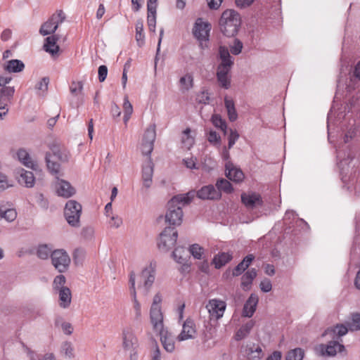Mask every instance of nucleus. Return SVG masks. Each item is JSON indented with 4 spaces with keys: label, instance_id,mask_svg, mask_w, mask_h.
<instances>
[{
    "label": "nucleus",
    "instance_id": "obj_56",
    "mask_svg": "<svg viewBox=\"0 0 360 360\" xmlns=\"http://www.w3.org/2000/svg\"><path fill=\"white\" fill-rule=\"evenodd\" d=\"M13 184L9 182L7 176L0 173V191L12 186Z\"/></svg>",
    "mask_w": 360,
    "mask_h": 360
},
{
    "label": "nucleus",
    "instance_id": "obj_54",
    "mask_svg": "<svg viewBox=\"0 0 360 360\" xmlns=\"http://www.w3.org/2000/svg\"><path fill=\"white\" fill-rule=\"evenodd\" d=\"M49 79L48 77L42 78L36 85V89L44 94L48 89Z\"/></svg>",
    "mask_w": 360,
    "mask_h": 360
},
{
    "label": "nucleus",
    "instance_id": "obj_48",
    "mask_svg": "<svg viewBox=\"0 0 360 360\" xmlns=\"http://www.w3.org/2000/svg\"><path fill=\"white\" fill-rule=\"evenodd\" d=\"M149 357L150 360H162L161 352L156 342H153L151 345Z\"/></svg>",
    "mask_w": 360,
    "mask_h": 360
},
{
    "label": "nucleus",
    "instance_id": "obj_52",
    "mask_svg": "<svg viewBox=\"0 0 360 360\" xmlns=\"http://www.w3.org/2000/svg\"><path fill=\"white\" fill-rule=\"evenodd\" d=\"M70 91L73 95L81 94L83 91V84L82 82H72L71 83Z\"/></svg>",
    "mask_w": 360,
    "mask_h": 360
},
{
    "label": "nucleus",
    "instance_id": "obj_57",
    "mask_svg": "<svg viewBox=\"0 0 360 360\" xmlns=\"http://www.w3.org/2000/svg\"><path fill=\"white\" fill-rule=\"evenodd\" d=\"M239 138V134L236 130L230 129L229 136V148H231Z\"/></svg>",
    "mask_w": 360,
    "mask_h": 360
},
{
    "label": "nucleus",
    "instance_id": "obj_50",
    "mask_svg": "<svg viewBox=\"0 0 360 360\" xmlns=\"http://www.w3.org/2000/svg\"><path fill=\"white\" fill-rule=\"evenodd\" d=\"M164 349L167 352H172L176 347V341L174 339H160Z\"/></svg>",
    "mask_w": 360,
    "mask_h": 360
},
{
    "label": "nucleus",
    "instance_id": "obj_30",
    "mask_svg": "<svg viewBox=\"0 0 360 360\" xmlns=\"http://www.w3.org/2000/svg\"><path fill=\"white\" fill-rule=\"evenodd\" d=\"M58 39V37L52 35L50 37H48L45 39V43L44 44V50L49 53L52 56H55L58 55V53L59 51V46L56 44V42Z\"/></svg>",
    "mask_w": 360,
    "mask_h": 360
},
{
    "label": "nucleus",
    "instance_id": "obj_2",
    "mask_svg": "<svg viewBox=\"0 0 360 360\" xmlns=\"http://www.w3.org/2000/svg\"><path fill=\"white\" fill-rule=\"evenodd\" d=\"M162 295L160 292L155 294L150 307V322L153 330L159 338H167L169 332L164 325V314L162 308Z\"/></svg>",
    "mask_w": 360,
    "mask_h": 360
},
{
    "label": "nucleus",
    "instance_id": "obj_49",
    "mask_svg": "<svg viewBox=\"0 0 360 360\" xmlns=\"http://www.w3.org/2000/svg\"><path fill=\"white\" fill-rule=\"evenodd\" d=\"M62 352L68 358H73L75 356V349L72 345L69 342H65L62 346Z\"/></svg>",
    "mask_w": 360,
    "mask_h": 360
},
{
    "label": "nucleus",
    "instance_id": "obj_42",
    "mask_svg": "<svg viewBox=\"0 0 360 360\" xmlns=\"http://www.w3.org/2000/svg\"><path fill=\"white\" fill-rule=\"evenodd\" d=\"M212 122L217 128H219L224 134L226 133L227 125L224 120L219 115L214 114L212 116Z\"/></svg>",
    "mask_w": 360,
    "mask_h": 360
},
{
    "label": "nucleus",
    "instance_id": "obj_51",
    "mask_svg": "<svg viewBox=\"0 0 360 360\" xmlns=\"http://www.w3.org/2000/svg\"><path fill=\"white\" fill-rule=\"evenodd\" d=\"M189 252L194 258L200 259L203 254V249L198 244H193L189 248Z\"/></svg>",
    "mask_w": 360,
    "mask_h": 360
},
{
    "label": "nucleus",
    "instance_id": "obj_34",
    "mask_svg": "<svg viewBox=\"0 0 360 360\" xmlns=\"http://www.w3.org/2000/svg\"><path fill=\"white\" fill-rule=\"evenodd\" d=\"M24 68L25 65L21 60L13 59L7 62L4 69L8 72H20L23 70Z\"/></svg>",
    "mask_w": 360,
    "mask_h": 360
},
{
    "label": "nucleus",
    "instance_id": "obj_59",
    "mask_svg": "<svg viewBox=\"0 0 360 360\" xmlns=\"http://www.w3.org/2000/svg\"><path fill=\"white\" fill-rule=\"evenodd\" d=\"M207 140L211 143L218 144L220 141V136L216 131H210L207 136Z\"/></svg>",
    "mask_w": 360,
    "mask_h": 360
},
{
    "label": "nucleus",
    "instance_id": "obj_27",
    "mask_svg": "<svg viewBox=\"0 0 360 360\" xmlns=\"http://www.w3.org/2000/svg\"><path fill=\"white\" fill-rule=\"evenodd\" d=\"M15 92L13 86H3L0 89V110L5 109L12 99Z\"/></svg>",
    "mask_w": 360,
    "mask_h": 360
},
{
    "label": "nucleus",
    "instance_id": "obj_12",
    "mask_svg": "<svg viewBox=\"0 0 360 360\" xmlns=\"http://www.w3.org/2000/svg\"><path fill=\"white\" fill-rule=\"evenodd\" d=\"M205 307L209 313L210 321H217L224 316L226 304L223 300L212 299L208 301Z\"/></svg>",
    "mask_w": 360,
    "mask_h": 360
},
{
    "label": "nucleus",
    "instance_id": "obj_14",
    "mask_svg": "<svg viewBox=\"0 0 360 360\" xmlns=\"http://www.w3.org/2000/svg\"><path fill=\"white\" fill-rule=\"evenodd\" d=\"M155 125H150L143 134L141 150L144 155H149L153 150V143L155 139Z\"/></svg>",
    "mask_w": 360,
    "mask_h": 360
},
{
    "label": "nucleus",
    "instance_id": "obj_26",
    "mask_svg": "<svg viewBox=\"0 0 360 360\" xmlns=\"http://www.w3.org/2000/svg\"><path fill=\"white\" fill-rule=\"evenodd\" d=\"M58 295V305L62 309H68L72 302V293L69 288L55 292Z\"/></svg>",
    "mask_w": 360,
    "mask_h": 360
},
{
    "label": "nucleus",
    "instance_id": "obj_18",
    "mask_svg": "<svg viewBox=\"0 0 360 360\" xmlns=\"http://www.w3.org/2000/svg\"><path fill=\"white\" fill-rule=\"evenodd\" d=\"M14 158H17L24 166L34 171L39 169L38 163L31 158L29 153L24 148L18 149L15 152Z\"/></svg>",
    "mask_w": 360,
    "mask_h": 360
},
{
    "label": "nucleus",
    "instance_id": "obj_29",
    "mask_svg": "<svg viewBox=\"0 0 360 360\" xmlns=\"http://www.w3.org/2000/svg\"><path fill=\"white\" fill-rule=\"evenodd\" d=\"M19 176L18 177V182L26 187L31 188L34 184V176L32 172L26 171L20 169L18 171Z\"/></svg>",
    "mask_w": 360,
    "mask_h": 360
},
{
    "label": "nucleus",
    "instance_id": "obj_43",
    "mask_svg": "<svg viewBox=\"0 0 360 360\" xmlns=\"http://www.w3.org/2000/svg\"><path fill=\"white\" fill-rule=\"evenodd\" d=\"M66 282L65 277L63 275L56 276L53 281V290L54 292H57L63 288H66L65 286Z\"/></svg>",
    "mask_w": 360,
    "mask_h": 360
},
{
    "label": "nucleus",
    "instance_id": "obj_62",
    "mask_svg": "<svg viewBox=\"0 0 360 360\" xmlns=\"http://www.w3.org/2000/svg\"><path fill=\"white\" fill-rule=\"evenodd\" d=\"M247 269V265L240 262L233 270V276H238L240 275Z\"/></svg>",
    "mask_w": 360,
    "mask_h": 360
},
{
    "label": "nucleus",
    "instance_id": "obj_22",
    "mask_svg": "<svg viewBox=\"0 0 360 360\" xmlns=\"http://www.w3.org/2000/svg\"><path fill=\"white\" fill-rule=\"evenodd\" d=\"M139 342L137 339H124L122 348L127 355L129 356V360H137V349Z\"/></svg>",
    "mask_w": 360,
    "mask_h": 360
},
{
    "label": "nucleus",
    "instance_id": "obj_31",
    "mask_svg": "<svg viewBox=\"0 0 360 360\" xmlns=\"http://www.w3.org/2000/svg\"><path fill=\"white\" fill-rule=\"evenodd\" d=\"M195 324L193 321L187 319L184 325L179 338H193L195 335Z\"/></svg>",
    "mask_w": 360,
    "mask_h": 360
},
{
    "label": "nucleus",
    "instance_id": "obj_25",
    "mask_svg": "<svg viewBox=\"0 0 360 360\" xmlns=\"http://www.w3.org/2000/svg\"><path fill=\"white\" fill-rule=\"evenodd\" d=\"M17 217V212L11 207L8 202L0 201V219H5L6 221L12 222Z\"/></svg>",
    "mask_w": 360,
    "mask_h": 360
},
{
    "label": "nucleus",
    "instance_id": "obj_55",
    "mask_svg": "<svg viewBox=\"0 0 360 360\" xmlns=\"http://www.w3.org/2000/svg\"><path fill=\"white\" fill-rule=\"evenodd\" d=\"M82 237L87 240H91L94 235V230L91 227H85L82 231Z\"/></svg>",
    "mask_w": 360,
    "mask_h": 360
},
{
    "label": "nucleus",
    "instance_id": "obj_41",
    "mask_svg": "<svg viewBox=\"0 0 360 360\" xmlns=\"http://www.w3.org/2000/svg\"><path fill=\"white\" fill-rule=\"evenodd\" d=\"M143 24L141 20H138L136 23V40L139 46L144 43Z\"/></svg>",
    "mask_w": 360,
    "mask_h": 360
},
{
    "label": "nucleus",
    "instance_id": "obj_40",
    "mask_svg": "<svg viewBox=\"0 0 360 360\" xmlns=\"http://www.w3.org/2000/svg\"><path fill=\"white\" fill-rule=\"evenodd\" d=\"M216 186L217 190L220 193L221 191H224L226 193H230L233 191V187L231 183L225 179H219L216 183Z\"/></svg>",
    "mask_w": 360,
    "mask_h": 360
},
{
    "label": "nucleus",
    "instance_id": "obj_19",
    "mask_svg": "<svg viewBox=\"0 0 360 360\" xmlns=\"http://www.w3.org/2000/svg\"><path fill=\"white\" fill-rule=\"evenodd\" d=\"M241 201L248 209H254L262 205L261 195L253 192L242 193Z\"/></svg>",
    "mask_w": 360,
    "mask_h": 360
},
{
    "label": "nucleus",
    "instance_id": "obj_20",
    "mask_svg": "<svg viewBox=\"0 0 360 360\" xmlns=\"http://www.w3.org/2000/svg\"><path fill=\"white\" fill-rule=\"evenodd\" d=\"M153 164L150 157H148L143 166L142 181L143 186L149 188L153 184Z\"/></svg>",
    "mask_w": 360,
    "mask_h": 360
},
{
    "label": "nucleus",
    "instance_id": "obj_63",
    "mask_svg": "<svg viewBox=\"0 0 360 360\" xmlns=\"http://www.w3.org/2000/svg\"><path fill=\"white\" fill-rule=\"evenodd\" d=\"M62 330L65 335H70L72 333L73 328L70 323H64L62 324Z\"/></svg>",
    "mask_w": 360,
    "mask_h": 360
},
{
    "label": "nucleus",
    "instance_id": "obj_3",
    "mask_svg": "<svg viewBox=\"0 0 360 360\" xmlns=\"http://www.w3.org/2000/svg\"><path fill=\"white\" fill-rule=\"evenodd\" d=\"M219 56L221 61L217 67V81L221 87L227 89L230 87L231 81L229 73L233 65V60L228 49L225 46L219 47Z\"/></svg>",
    "mask_w": 360,
    "mask_h": 360
},
{
    "label": "nucleus",
    "instance_id": "obj_28",
    "mask_svg": "<svg viewBox=\"0 0 360 360\" xmlns=\"http://www.w3.org/2000/svg\"><path fill=\"white\" fill-rule=\"evenodd\" d=\"M259 298L257 295L251 294L244 304L243 314L247 317H251L255 311Z\"/></svg>",
    "mask_w": 360,
    "mask_h": 360
},
{
    "label": "nucleus",
    "instance_id": "obj_35",
    "mask_svg": "<svg viewBox=\"0 0 360 360\" xmlns=\"http://www.w3.org/2000/svg\"><path fill=\"white\" fill-rule=\"evenodd\" d=\"M232 259V255L229 253L221 252L214 256L213 263L215 268L220 269Z\"/></svg>",
    "mask_w": 360,
    "mask_h": 360
},
{
    "label": "nucleus",
    "instance_id": "obj_45",
    "mask_svg": "<svg viewBox=\"0 0 360 360\" xmlns=\"http://www.w3.org/2000/svg\"><path fill=\"white\" fill-rule=\"evenodd\" d=\"M304 354V350L295 348L288 352L285 360H302Z\"/></svg>",
    "mask_w": 360,
    "mask_h": 360
},
{
    "label": "nucleus",
    "instance_id": "obj_47",
    "mask_svg": "<svg viewBox=\"0 0 360 360\" xmlns=\"http://www.w3.org/2000/svg\"><path fill=\"white\" fill-rule=\"evenodd\" d=\"M148 8V16L147 23L148 26H152L156 25V8L154 6H147Z\"/></svg>",
    "mask_w": 360,
    "mask_h": 360
},
{
    "label": "nucleus",
    "instance_id": "obj_5",
    "mask_svg": "<svg viewBox=\"0 0 360 360\" xmlns=\"http://www.w3.org/2000/svg\"><path fill=\"white\" fill-rule=\"evenodd\" d=\"M360 329V314H354L352 316V320L347 323V326L340 324L335 327L327 328L322 336H329L330 338L342 337L350 330H358Z\"/></svg>",
    "mask_w": 360,
    "mask_h": 360
},
{
    "label": "nucleus",
    "instance_id": "obj_7",
    "mask_svg": "<svg viewBox=\"0 0 360 360\" xmlns=\"http://www.w3.org/2000/svg\"><path fill=\"white\" fill-rule=\"evenodd\" d=\"M156 262H151L141 271L139 276V288L144 295L149 292L155 278Z\"/></svg>",
    "mask_w": 360,
    "mask_h": 360
},
{
    "label": "nucleus",
    "instance_id": "obj_24",
    "mask_svg": "<svg viewBox=\"0 0 360 360\" xmlns=\"http://www.w3.org/2000/svg\"><path fill=\"white\" fill-rule=\"evenodd\" d=\"M211 30V25L209 22H203L198 19L195 25L193 34L200 40H207Z\"/></svg>",
    "mask_w": 360,
    "mask_h": 360
},
{
    "label": "nucleus",
    "instance_id": "obj_1",
    "mask_svg": "<svg viewBox=\"0 0 360 360\" xmlns=\"http://www.w3.org/2000/svg\"><path fill=\"white\" fill-rule=\"evenodd\" d=\"M195 196L194 191L173 197L167 204L165 221L172 226H179L183 221L182 207L191 202Z\"/></svg>",
    "mask_w": 360,
    "mask_h": 360
},
{
    "label": "nucleus",
    "instance_id": "obj_21",
    "mask_svg": "<svg viewBox=\"0 0 360 360\" xmlns=\"http://www.w3.org/2000/svg\"><path fill=\"white\" fill-rule=\"evenodd\" d=\"M226 176L232 181L239 183L244 179V174L240 168L236 167L231 162L227 161L225 165Z\"/></svg>",
    "mask_w": 360,
    "mask_h": 360
},
{
    "label": "nucleus",
    "instance_id": "obj_15",
    "mask_svg": "<svg viewBox=\"0 0 360 360\" xmlns=\"http://www.w3.org/2000/svg\"><path fill=\"white\" fill-rule=\"evenodd\" d=\"M316 352L321 356H334L337 353L345 350V346L338 341H330L327 345H320L315 349Z\"/></svg>",
    "mask_w": 360,
    "mask_h": 360
},
{
    "label": "nucleus",
    "instance_id": "obj_10",
    "mask_svg": "<svg viewBox=\"0 0 360 360\" xmlns=\"http://www.w3.org/2000/svg\"><path fill=\"white\" fill-rule=\"evenodd\" d=\"M264 346L259 339L248 341L241 347V352L250 360L260 359L264 356Z\"/></svg>",
    "mask_w": 360,
    "mask_h": 360
},
{
    "label": "nucleus",
    "instance_id": "obj_44",
    "mask_svg": "<svg viewBox=\"0 0 360 360\" xmlns=\"http://www.w3.org/2000/svg\"><path fill=\"white\" fill-rule=\"evenodd\" d=\"M123 109L124 112V122L127 123L133 112V107L129 101L128 96H125L124 98Z\"/></svg>",
    "mask_w": 360,
    "mask_h": 360
},
{
    "label": "nucleus",
    "instance_id": "obj_37",
    "mask_svg": "<svg viewBox=\"0 0 360 360\" xmlns=\"http://www.w3.org/2000/svg\"><path fill=\"white\" fill-rule=\"evenodd\" d=\"M172 255L174 259L179 264H184L188 256V252L181 247L176 248Z\"/></svg>",
    "mask_w": 360,
    "mask_h": 360
},
{
    "label": "nucleus",
    "instance_id": "obj_61",
    "mask_svg": "<svg viewBox=\"0 0 360 360\" xmlns=\"http://www.w3.org/2000/svg\"><path fill=\"white\" fill-rule=\"evenodd\" d=\"M260 288L264 292H268L271 290L272 285L269 279H264L260 283Z\"/></svg>",
    "mask_w": 360,
    "mask_h": 360
},
{
    "label": "nucleus",
    "instance_id": "obj_33",
    "mask_svg": "<svg viewBox=\"0 0 360 360\" xmlns=\"http://www.w3.org/2000/svg\"><path fill=\"white\" fill-rule=\"evenodd\" d=\"M181 142L183 147L190 149L195 142V138L191 134V130L190 128H186L182 131L181 136Z\"/></svg>",
    "mask_w": 360,
    "mask_h": 360
},
{
    "label": "nucleus",
    "instance_id": "obj_64",
    "mask_svg": "<svg viewBox=\"0 0 360 360\" xmlns=\"http://www.w3.org/2000/svg\"><path fill=\"white\" fill-rule=\"evenodd\" d=\"M352 79L360 80V61L356 65L352 74Z\"/></svg>",
    "mask_w": 360,
    "mask_h": 360
},
{
    "label": "nucleus",
    "instance_id": "obj_9",
    "mask_svg": "<svg viewBox=\"0 0 360 360\" xmlns=\"http://www.w3.org/2000/svg\"><path fill=\"white\" fill-rule=\"evenodd\" d=\"M178 237L177 231L171 227L165 228L160 234L158 246L160 251L168 252L176 243Z\"/></svg>",
    "mask_w": 360,
    "mask_h": 360
},
{
    "label": "nucleus",
    "instance_id": "obj_38",
    "mask_svg": "<svg viewBox=\"0 0 360 360\" xmlns=\"http://www.w3.org/2000/svg\"><path fill=\"white\" fill-rule=\"evenodd\" d=\"M179 83L182 91H188L193 87V76L190 74H186L180 78Z\"/></svg>",
    "mask_w": 360,
    "mask_h": 360
},
{
    "label": "nucleus",
    "instance_id": "obj_11",
    "mask_svg": "<svg viewBox=\"0 0 360 360\" xmlns=\"http://www.w3.org/2000/svg\"><path fill=\"white\" fill-rule=\"evenodd\" d=\"M65 18L64 13L62 11H57L47 21L41 25L39 33L43 36L54 33L58 25L64 21Z\"/></svg>",
    "mask_w": 360,
    "mask_h": 360
},
{
    "label": "nucleus",
    "instance_id": "obj_16",
    "mask_svg": "<svg viewBox=\"0 0 360 360\" xmlns=\"http://www.w3.org/2000/svg\"><path fill=\"white\" fill-rule=\"evenodd\" d=\"M54 189L58 196L65 198H69L76 193L75 188L70 182L61 179L58 176L56 177V181H54Z\"/></svg>",
    "mask_w": 360,
    "mask_h": 360
},
{
    "label": "nucleus",
    "instance_id": "obj_13",
    "mask_svg": "<svg viewBox=\"0 0 360 360\" xmlns=\"http://www.w3.org/2000/svg\"><path fill=\"white\" fill-rule=\"evenodd\" d=\"M51 258L53 266L60 273L65 272L70 264L69 255L62 249L53 251Z\"/></svg>",
    "mask_w": 360,
    "mask_h": 360
},
{
    "label": "nucleus",
    "instance_id": "obj_58",
    "mask_svg": "<svg viewBox=\"0 0 360 360\" xmlns=\"http://www.w3.org/2000/svg\"><path fill=\"white\" fill-rule=\"evenodd\" d=\"M98 79L101 82H103L106 79L107 75H108V68L107 66L103 65L99 66L98 70Z\"/></svg>",
    "mask_w": 360,
    "mask_h": 360
},
{
    "label": "nucleus",
    "instance_id": "obj_6",
    "mask_svg": "<svg viewBox=\"0 0 360 360\" xmlns=\"http://www.w3.org/2000/svg\"><path fill=\"white\" fill-rule=\"evenodd\" d=\"M45 160L47 169L52 174L62 176L60 163L67 162L68 156L65 153L56 148L53 150L52 153L46 154Z\"/></svg>",
    "mask_w": 360,
    "mask_h": 360
},
{
    "label": "nucleus",
    "instance_id": "obj_32",
    "mask_svg": "<svg viewBox=\"0 0 360 360\" xmlns=\"http://www.w3.org/2000/svg\"><path fill=\"white\" fill-rule=\"evenodd\" d=\"M257 276V271L255 269L248 271L241 278V286L245 290L250 289L252 281Z\"/></svg>",
    "mask_w": 360,
    "mask_h": 360
},
{
    "label": "nucleus",
    "instance_id": "obj_46",
    "mask_svg": "<svg viewBox=\"0 0 360 360\" xmlns=\"http://www.w3.org/2000/svg\"><path fill=\"white\" fill-rule=\"evenodd\" d=\"M253 326L254 322L252 321H249L245 325L242 326L238 330L236 334L237 338H245L248 335Z\"/></svg>",
    "mask_w": 360,
    "mask_h": 360
},
{
    "label": "nucleus",
    "instance_id": "obj_36",
    "mask_svg": "<svg viewBox=\"0 0 360 360\" xmlns=\"http://www.w3.org/2000/svg\"><path fill=\"white\" fill-rule=\"evenodd\" d=\"M224 104L227 110L229 119L231 122H234L238 118V114L235 108L234 102L232 99L227 97L224 98Z\"/></svg>",
    "mask_w": 360,
    "mask_h": 360
},
{
    "label": "nucleus",
    "instance_id": "obj_53",
    "mask_svg": "<svg viewBox=\"0 0 360 360\" xmlns=\"http://www.w3.org/2000/svg\"><path fill=\"white\" fill-rule=\"evenodd\" d=\"M243 43L238 39H235L232 45L230 46V51L233 55H238L241 53Z\"/></svg>",
    "mask_w": 360,
    "mask_h": 360
},
{
    "label": "nucleus",
    "instance_id": "obj_39",
    "mask_svg": "<svg viewBox=\"0 0 360 360\" xmlns=\"http://www.w3.org/2000/svg\"><path fill=\"white\" fill-rule=\"evenodd\" d=\"M53 250L47 245H40L37 250V255L41 259H47L49 257H51Z\"/></svg>",
    "mask_w": 360,
    "mask_h": 360
},
{
    "label": "nucleus",
    "instance_id": "obj_23",
    "mask_svg": "<svg viewBox=\"0 0 360 360\" xmlns=\"http://www.w3.org/2000/svg\"><path fill=\"white\" fill-rule=\"evenodd\" d=\"M197 196L202 200H218L221 198V193L212 185L202 187L198 192Z\"/></svg>",
    "mask_w": 360,
    "mask_h": 360
},
{
    "label": "nucleus",
    "instance_id": "obj_60",
    "mask_svg": "<svg viewBox=\"0 0 360 360\" xmlns=\"http://www.w3.org/2000/svg\"><path fill=\"white\" fill-rule=\"evenodd\" d=\"M109 218L110 219L109 223L112 227L118 228L122 224V219L117 215H111Z\"/></svg>",
    "mask_w": 360,
    "mask_h": 360
},
{
    "label": "nucleus",
    "instance_id": "obj_8",
    "mask_svg": "<svg viewBox=\"0 0 360 360\" xmlns=\"http://www.w3.org/2000/svg\"><path fill=\"white\" fill-rule=\"evenodd\" d=\"M82 205L74 200H68L64 209V216L68 223L73 227L80 226Z\"/></svg>",
    "mask_w": 360,
    "mask_h": 360
},
{
    "label": "nucleus",
    "instance_id": "obj_17",
    "mask_svg": "<svg viewBox=\"0 0 360 360\" xmlns=\"http://www.w3.org/2000/svg\"><path fill=\"white\" fill-rule=\"evenodd\" d=\"M129 290L133 303V309L135 314V319L139 320L141 316V305L137 299V294L136 290V275L134 272H131L129 275Z\"/></svg>",
    "mask_w": 360,
    "mask_h": 360
},
{
    "label": "nucleus",
    "instance_id": "obj_4",
    "mask_svg": "<svg viewBox=\"0 0 360 360\" xmlns=\"http://www.w3.org/2000/svg\"><path fill=\"white\" fill-rule=\"evenodd\" d=\"M241 25L240 14L233 10L224 11L219 20V28L221 32L226 37H234L237 34Z\"/></svg>",
    "mask_w": 360,
    "mask_h": 360
}]
</instances>
